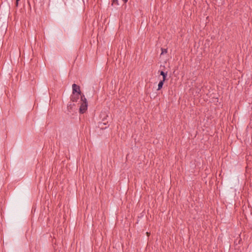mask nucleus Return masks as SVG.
Masks as SVG:
<instances>
[{
    "mask_svg": "<svg viewBox=\"0 0 252 252\" xmlns=\"http://www.w3.org/2000/svg\"><path fill=\"white\" fill-rule=\"evenodd\" d=\"M88 103L87 99L84 95L81 96V105L79 109V111L81 113H84L87 109Z\"/></svg>",
    "mask_w": 252,
    "mask_h": 252,
    "instance_id": "nucleus-1",
    "label": "nucleus"
},
{
    "mask_svg": "<svg viewBox=\"0 0 252 252\" xmlns=\"http://www.w3.org/2000/svg\"><path fill=\"white\" fill-rule=\"evenodd\" d=\"M72 90L73 94H74L75 93H77V97H79L81 93L79 86H77L75 84H73L72 85Z\"/></svg>",
    "mask_w": 252,
    "mask_h": 252,
    "instance_id": "nucleus-2",
    "label": "nucleus"
},
{
    "mask_svg": "<svg viewBox=\"0 0 252 252\" xmlns=\"http://www.w3.org/2000/svg\"><path fill=\"white\" fill-rule=\"evenodd\" d=\"M160 74L161 75H162V77H163V78H162V80H163V81H165V79H166V76H167V73H165V72H163V71H161L160 72Z\"/></svg>",
    "mask_w": 252,
    "mask_h": 252,
    "instance_id": "nucleus-3",
    "label": "nucleus"
},
{
    "mask_svg": "<svg viewBox=\"0 0 252 252\" xmlns=\"http://www.w3.org/2000/svg\"><path fill=\"white\" fill-rule=\"evenodd\" d=\"M164 81L161 80V81L159 82V83H158V90H160L162 88V86H163V83H164Z\"/></svg>",
    "mask_w": 252,
    "mask_h": 252,
    "instance_id": "nucleus-4",
    "label": "nucleus"
},
{
    "mask_svg": "<svg viewBox=\"0 0 252 252\" xmlns=\"http://www.w3.org/2000/svg\"><path fill=\"white\" fill-rule=\"evenodd\" d=\"M167 53V50L166 49H162L161 54H164V53Z\"/></svg>",
    "mask_w": 252,
    "mask_h": 252,
    "instance_id": "nucleus-5",
    "label": "nucleus"
},
{
    "mask_svg": "<svg viewBox=\"0 0 252 252\" xmlns=\"http://www.w3.org/2000/svg\"><path fill=\"white\" fill-rule=\"evenodd\" d=\"M20 0H16V5L17 6L18 5V2Z\"/></svg>",
    "mask_w": 252,
    "mask_h": 252,
    "instance_id": "nucleus-6",
    "label": "nucleus"
},
{
    "mask_svg": "<svg viewBox=\"0 0 252 252\" xmlns=\"http://www.w3.org/2000/svg\"><path fill=\"white\" fill-rule=\"evenodd\" d=\"M123 1L125 2V3H126L127 1V0H123Z\"/></svg>",
    "mask_w": 252,
    "mask_h": 252,
    "instance_id": "nucleus-7",
    "label": "nucleus"
}]
</instances>
